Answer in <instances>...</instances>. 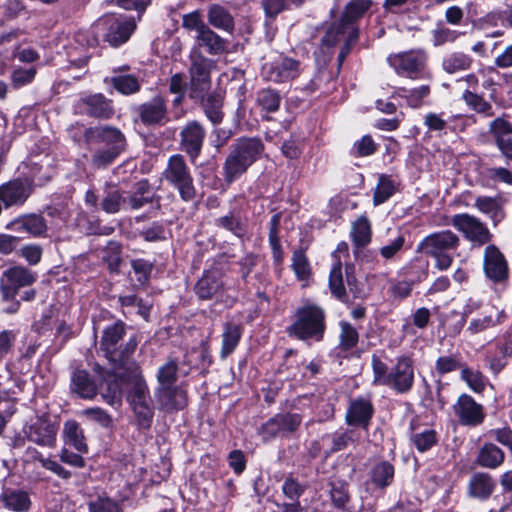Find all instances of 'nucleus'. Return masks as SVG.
Masks as SVG:
<instances>
[{
    "label": "nucleus",
    "mask_w": 512,
    "mask_h": 512,
    "mask_svg": "<svg viewBox=\"0 0 512 512\" xmlns=\"http://www.w3.org/2000/svg\"><path fill=\"white\" fill-rule=\"evenodd\" d=\"M136 28L135 20L132 17L123 15L107 14L101 17L93 26L92 30L87 32L88 46L94 47L98 44L96 34L102 33L105 41L112 46H119L126 42ZM86 38V34H77V41L80 42Z\"/></svg>",
    "instance_id": "obj_1"
},
{
    "label": "nucleus",
    "mask_w": 512,
    "mask_h": 512,
    "mask_svg": "<svg viewBox=\"0 0 512 512\" xmlns=\"http://www.w3.org/2000/svg\"><path fill=\"white\" fill-rule=\"evenodd\" d=\"M262 151L263 144L260 139H238L223 165L225 181L232 183L238 179L259 158Z\"/></svg>",
    "instance_id": "obj_2"
},
{
    "label": "nucleus",
    "mask_w": 512,
    "mask_h": 512,
    "mask_svg": "<svg viewBox=\"0 0 512 512\" xmlns=\"http://www.w3.org/2000/svg\"><path fill=\"white\" fill-rule=\"evenodd\" d=\"M459 245L458 235L451 230H442L423 238L417 246V251L434 258L437 269L447 270L453 263L454 253Z\"/></svg>",
    "instance_id": "obj_3"
},
{
    "label": "nucleus",
    "mask_w": 512,
    "mask_h": 512,
    "mask_svg": "<svg viewBox=\"0 0 512 512\" xmlns=\"http://www.w3.org/2000/svg\"><path fill=\"white\" fill-rule=\"evenodd\" d=\"M294 317V322L287 328L290 336L300 340H322L326 325L325 312L320 306L306 303L296 310Z\"/></svg>",
    "instance_id": "obj_4"
},
{
    "label": "nucleus",
    "mask_w": 512,
    "mask_h": 512,
    "mask_svg": "<svg viewBox=\"0 0 512 512\" xmlns=\"http://www.w3.org/2000/svg\"><path fill=\"white\" fill-rule=\"evenodd\" d=\"M124 334V324L116 322L104 330L100 342L101 349L105 352L107 359L119 367H125L131 363L129 362V357L137 347V341L134 338L129 339L124 347L122 345L119 346L118 343Z\"/></svg>",
    "instance_id": "obj_5"
},
{
    "label": "nucleus",
    "mask_w": 512,
    "mask_h": 512,
    "mask_svg": "<svg viewBox=\"0 0 512 512\" xmlns=\"http://www.w3.org/2000/svg\"><path fill=\"white\" fill-rule=\"evenodd\" d=\"M163 178L178 191L183 201L195 198L193 177L182 155L176 154L168 159Z\"/></svg>",
    "instance_id": "obj_6"
},
{
    "label": "nucleus",
    "mask_w": 512,
    "mask_h": 512,
    "mask_svg": "<svg viewBox=\"0 0 512 512\" xmlns=\"http://www.w3.org/2000/svg\"><path fill=\"white\" fill-rule=\"evenodd\" d=\"M301 63L283 54L276 55L262 65V77L274 83H284L296 79L302 72Z\"/></svg>",
    "instance_id": "obj_7"
},
{
    "label": "nucleus",
    "mask_w": 512,
    "mask_h": 512,
    "mask_svg": "<svg viewBox=\"0 0 512 512\" xmlns=\"http://www.w3.org/2000/svg\"><path fill=\"white\" fill-rule=\"evenodd\" d=\"M212 61L198 52L191 55L189 95L192 99L202 98L211 85Z\"/></svg>",
    "instance_id": "obj_8"
},
{
    "label": "nucleus",
    "mask_w": 512,
    "mask_h": 512,
    "mask_svg": "<svg viewBox=\"0 0 512 512\" xmlns=\"http://www.w3.org/2000/svg\"><path fill=\"white\" fill-rule=\"evenodd\" d=\"M57 432V424L46 415L36 417L23 428L24 437L27 440L47 448L55 447Z\"/></svg>",
    "instance_id": "obj_9"
},
{
    "label": "nucleus",
    "mask_w": 512,
    "mask_h": 512,
    "mask_svg": "<svg viewBox=\"0 0 512 512\" xmlns=\"http://www.w3.org/2000/svg\"><path fill=\"white\" fill-rule=\"evenodd\" d=\"M451 224L461 232L467 240L479 246L488 243L492 238V234L487 226L470 214L462 213L454 215L451 219Z\"/></svg>",
    "instance_id": "obj_10"
},
{
    "label": "nucleus",
    "mask_w": 512,
    "mask_h": 512,
    "mask_svg": "<svg viewBox=\"0 0 512 512\" xmlns=\"http://www.w3.org/2000/svg\"><path fill=\"white\" fill-rule=\"evenodd\" d=\"M387 61L398 75L415 79L424 68L426 56L420 50H412L390 55Z\"/></svg>",
    "instance_id": "obj_11"
},
{
    "label": "nucleus",
    "mask_w": 512,
    "mask_h": 512,
    "mask_svg": "<svg viewBox=\"0 0 512 512\" xmlns=\"http://www.w3.org/2000/svg\"><path fill=\"white\" fill-rule=\"evenodd\" d=\"M36 275L24 266L5 270L0 278V290L4 299H12L22 287L32 285Z\"/></svg>",
    "instance_id": "obj_12"
},
{
    "label": "nucleus",
    "mask_w": 512,
    "mask_h": 512,
    "mask_svg": "<svg viewBox=\"0 0 512 512\" xmlns=\"http://www.w3.org/2000/svg\"><path fill=\"white\" fill-rule=\"evenodd\" d=\"M414 362L411 357L402 355L396 358L391 368L388 387L398 394L408 393L414 385Z\"/></svg>",
    "instance_id": "obj_13"
},
{
    "label": "nucleus",
    "mask_w": 512,
    "mask_h": 512,
    "mask_svg": "<svg viewBox=\"0 0 512 512\" xmlns=\"http://www.w3.org/2000/svg\"><path fill=\"white\" fill-rule=\"evenodd\" d=\"M453 412L460 424L471 427L482 424L486 416L483 405L466 393L458 397L453 405Z\"/></svg>",
    "instance_id": "obj_14"
},
{
    "label": "nucleus",
    "mask_w": 512,
    "mask_h": 512,
    "mask_svg": "<svg viewBox=\"0 0 512 512\" xmlns=\"http://www.w3.org/2000/svg\"><path fill=\"white\" fill-rule=\"evenodd\" d=\"M32 182L14 179L0 186V200L5 208L22 206L32 193Z\"/></svg>",
    "instance_id": "obj_15"
},
{
    "label": "nucleus",
    "mask_w": 512,
    "mask_h": 512,
    "mask_svg": "<svg viewBox=\"0 0 512 512\" xmlns=\"http://www.w3.org/2000/svg\"><path fill=\"white\" fill-rule=\"evenodd\" d=\"M483 269L486 277L493 282L505 281L509 276L508 263L499 248L493 244L484 250Z\"/></svg>",
    "instance_id": "obj_16"
},
{
    "label": "nucleus",
    "mask_w": 512,
    "mask_h": 512,
    "mask_svg": "<svg viewBox=\"0 0 512 512\" xmlns=\"http://www.w3.org/2000/svg\"><path fill=\"white\" fill-rule=\"evenodd\" d=\"M124 368L128 370L129 373L127 375L117 373V375L123 378L128 385V402L133 403L150 399L148 386L141 374L140 368L136 365V363L131 362Z\"/></svg>",
    "instance_id": "obj_17"
},
{
    "label": "nucleus",
    "mask_w": 512,
    "mask_h": 512,
    "mask_svg": "<svg viewBox=\"0 0 512 512\" xmlns=\"http://www.w3.org/2000/svg\"><path fill=\"white\" fill-rule=\"evenodd\" d=\"M84 137L89 143H104L108 148H116L119 151H123L125 147L124 135L112 126L90 127L86 129Z\"/></svg>",
    "instance_id": "obj_18"
},
{
    "label": "nucleus",
    "mask_w": 512,
    "mask_h": 512,
    "mask_svg": "<svg viewBox=\"0 0 512 512\" xmlns=\"http://www.w3.org/2000/svg\"><path fill=\"white\" fill-rule=\"evenodd\" d=\"M206 132L203 126L197 121H191L182 129L180 136V145L192 161H194L201 152Z\"/></svg>",
    "instance_id": "obj_19"
},
{
    "label": "nucleus",
    "mask_w": 512,
    "mask_h": 512,
    "mask_svg": "<svg viewBox=\"0 0 512 512\" xmlns=\"http://www.w3.org/2000/svg\"><path fill=\"white\" fill-rule=\"evenodd\" d=\"M6 228L17 233H27L34 238L46 237L48 231V226L43 216L34 213L22 215L14 219L7 224Z\"/></svg>",
    "instance_id": "obj_20"
},
{
    "label": "nucleus",
    "mask_w": 512,
    "mask_h": 512,
    "mask_svg": "<svg viewBox=\"0 0 512 512\" xmlns=\"http://www.w3.org/2000/svg\"><path fill=\"white\" fill-rule=\"evenodd\" d=\"M80 113L95 118L109 119L114 114L110 100L102 94H94L79 99L76 105Z\"/></svg>",
    "instance_id": "obj_21"
},
{
    "label": "nucleus",
    "mask_w": 512,
    "mask_h": 512,
    "mask_svg": "<svg viewBox=\"0 0 512 512\" xmlns=\"http://www.w3.org/2000/svg\"><path fill=\"white\" fill-rule=\"evenodd\" d=\"M373 414L374 407L371 400L359 397L351 400L345 420L350 426H360L367 430Z\"/></svg>",
    "instance_id": "obj_22"
},
{
    "label": "nucleus",
    "mask_w": 512,
    "mask_h": 512,
    "mask_svg": "<svg viewBox=\"0 0 512 512\" xmlns=\"http://www.w3.org/2000/svg\"><path fill=\"white\" fill-rule=\"evenodd\" d=\"M299 414H277L262 425L261 433L265 440L283 432H294L301 424Z\"/></svg>",
    "instance_id": "obj_23"
},
{
    "label": "nucleus",
    "mask_w": 512,
    "mask_h": 512,
    "mask_svg": "<svg viewBox=\"0 0 512 512\" xmlns=\"http://www.w3.org/2000/svg\"><path fill=\"white\" fill-rule=\"evenodd\" d=\"M224 288L221 272L218 270L205 271L195 284L196 295L202 300L212 299Z\"/></svg>",
    "instance_id": "obj_24"
},
{
    "label": "nucleus",
    "mask_w": 512,
    "mask_h": 512,
    "mask_svg": "<svg viewBox=\"0 0 512 512\" xmlns=\"http://www.w3.org/2000/svg\"><path fill=\"white\" fill-rule=\"evenodd\" d=\"M155 397L166 410H180L186 406V393L175 385L157 387Z\"/></svg>",
    "instance_id": "obj_25"
},
{
    "label": "nucleus",
    "mask_w": 512,
    "mask_h": 512,
    "mask_svg": "<svg viewBox=\"0 0 512 512\" xmlns=\"http://www.w3.org/2000/svg\"><path fill=\"white\" fill-rule=\"evenodd\" d=\"M0 502L13 512H28L31 506L29 494L21 489L4 488L0 494Z\"/></svg>",
    "instance_id": "obj_26"
},
{
    "label": "nucleus",
    "mask_w": 512,
    "mask_h": 512,
    "mask_svg": "<svg viewBox=\"0 0 512 512\" xmlns=\"http://www.w3.org/2000/svg\"><path fill=\"white\" fill-rule=\"evenodd\" d=\"M71 390L79 397L93 399L98 390L97 381L85 370H77L71 377Z\"/></svg>",
    "instance_id": "obj_27"
},
{
    "label": "nucleus",
    "mask_w": 512,
    "mask_h": 512,
    "mask_svg": "<svg viewBox=\"0 0 512 512\" xmlns=\"http://www.w3.org/2000/svg\"><path fill=\"white\" fill-rule=\"evenodd\" d=\"M207 19L211 26L218 30L232 33L234 30V18L229 10L218 3L209 5Z\"/></svg>",
    "instance_id": "obj_28"
},
{
    "label": "nucleus",
    "mask_w": 512,
    "mask_h": 512,
    "mask_svg": "<svg viewBox=\"0 0 512 512\" xmlns=\"http://www.w3.org/2000/svg\"><path fill=\"white\" fill-rule=\"evenodd\" d=\"M126 198V209L138 210L147 204H151L154 199V193L147 180H141L134 186Z\"/></svg>",
    "instance_id": "obj_29"
},
{
    "label": "nucleus",
    "mask_w": 512,
    "mask_h": 512,
    "mask_svg": "<svg viewBox=\"0 0 512 512\" xmlns=\"http://www.w3.org/2000/svg\"><path fill=\"white\" fill-rule=\"evenodd\" d=\"M347 38L352 40L358 38L357 27H352L351 25L345 26L341 21H338L327 30L322 39V43L327 47H332L341 41L345 43Z\"/></svg>",
    "instance_id": "obj_30"
},
{
    "label": "nucleus",
    "mask_w": 512,
    "mask_h": 512,
    "mask_svg": "<svg viewBox=\"0 0 512 512\" xmlns=\"http://www.w3.org/2000/svg\"><path fill=\"white\" fill-rule=\"evenodd\" d=\"M62 434L65 444L72 446L81 454L88 452L83 429L75 420L64 423Z\"/></svg>",
    "instance_id": "obj_31"
},
{
    "label": "nucleus",
    "mask_w": 512,
    "mask_h": 512,
    "mask_svg": "<svg viewBox=\"0 0 512 512\" xmlns=\"http://www.w3.org/2000/svg\"><path fill=\"white\" fill-rule=\"evenodd\" d=\"M495 483L487 473H475L469 481V494L478 499H487L493 492Z\"/></svg>",
    "instance_id": "obj_32"
},
{
    "label": "nucleus",
    "mask_w": 512,
    "mask_h": 512,
    "mask_svg": "<svg viewBox=\"0 0 512 512\" xmlns=\"http://www.w3.org/2000/svg\"><path fill=\"white\" fill-rule=\"evenodd\" d=\"M474 206L483 214L488 215L495 225L504 218L501 198L479 196L475 199Z\"/></svg>",
    "instance_id": "obj_33"
},
{
    "label": "nucleus",
    "mask_w": 512,
    "mask_h": 512,
    "mask_svg": "<svg viewBox=\"0 0 512 512\" xmlns=\"http://www.w3.org/2000/svg\"><path fill=\"white\" fill-rule=\"evenodd\" d=\"M241 336V325L232 322L224 323L222 333V347L220 351L221 358H226L235 350V348L239 344Z\"/></svg>",
    "instance_id": "obj_34"
},
{
    "label": "nucleus",
    "mask_w": 512,
    "mask_h": 512,
    "mask_svg": "<svg viewBox=\"0 0 512 512\" xmlns=\"http://www.w3.org/2000/svg\"><path fill=\"white\" fill-rule=\"evenodd\" d=\"M202 101V106L206 117L213 124H220L223 120L224 113L222 111L224 97L219 92H213L206 98H198Z\"/></svg>",
    "instance_id": "obj_35"
},
{
    "label": "nucleus",
    "mask_w": 512,
    "mask_h": 512,
    "mask_svg": "<svg viewBox=\"0 0 512 512\" xmlns=\"http://www.w3.org/2000/svg\"><path fill=\"white\" fill-rule=\"evenodd\" d=\"M504 461V452L493 443H485L479 450L476 462L485 468L495 469Z\"/></svg>",
    "instance_id": "obj_36"
},
{
    "label": "nucleus",
    "mask_w": 512,
    "mask_h": 512,
    "mask_svg": "<svg viewBox=\"0 0 512 512\" xmlns=\"http://www.w3.org/2000/svg\"><path fill=\"white\" fill-rule=\"evenodd\" d=\"M410 440L419 452L430 450L438 441L437 432L430 427H413Z\"/></svg>",
    "instance_id": "obj_37"
},
{
    "label": "nucleus",
    "mask_w": 512,
    "mask_h": 512,
    "mask_svg": "<svg viewBox=\"0 0 512 512\" xmlns=\"http://www.w3.org/2000/svg\"><path fill=\"white\" fill-rule=\"evenodd\" d=\"M196 41L199 46L205 47L211 55H219L226 49V41L207 26L200 34H197Z\"/></svg>",
    "instance_id": "obj_38"
},
{
    "label": "nucleus",
    "mask_w": 512,
    "mask_h": 512,
    "mask_svg": "<svg viewBox=\"0 0 512 512\" xmlns=\"http://www.w3.org/2000/svg\"><path fill=\"white\" fill-rule=\"evenodd\" d=\"M394 474V466L387 461H381L371 468L370 479L373 485L385 489L392 484Z\"/></svg>",
    "instance_id": "obj_39"
},
{
    "label": "nucleus",
    "mask_w": 512,
    "mask_h": 512,
    "mask_svg": "<svg viewBox=\"0 0 512 512\" xmlns=\"http://www.w3.org/2000/svg\"><path fill=\"white\" fill-rule=\"evenodd\" d=\"M141 119L144 123H160L166 116V107L164 101L157 97L141 106Z\"/></svg>",
    "instance_id": "obj_40"
},
{
    "label": "nucleus",
    "mask_w": 512,
    "mask_h": 512,
    "mask_svg": "<svg viewBox=\"0 0 512 512\" xmlns=\"http://www.w3.org/2000/svg\"><path fill=\"white\" fill-rule=\"evenodd\" d=\"M215 225L237 237H242L246 232V220L237 211H230L228 214L217 218Z\"/></svg>",
    "instance_id": "obj_41"
},
{
    "label": "nucleus",
    "mask_w": 512,
    "mask_h": 512,
    "mask_svg": "<svg viewBox=\"0 0 512 512\" xmlns=\"http://www.w3.org/2000/svg\"><path fill=\"white\" fill-rule=\"evenodd\" d=\"M352 241L357 249L363 248L371 241V225L365 216L359 217L352 224Z\"/></svg>",
    "instance_id": "obj_42"
},
{
    "label": "nucleus",
    "mask_w": 512,
    "mask_h": 512,
    "mask_svg": "<svg viewBox=\"0 0 512 512\" xmlns=\"http://www.w3.org/2000/svg\"><path fill=\"white\" fill-rule=\"evenodd\" d=\"M372 2L370 0H353L347 4L345 10L340 18L345 26H355V21L362 17L365 12L370 8Z\"/></svg>",
    "instance_id": "obj_43"
},
{
    "label": "nucleus",
    "mask_w": 512,
    "mask_h": 512,
    "mask_svg": "<svg viewBox=\"0 0 512 512\" xmlns=\"http://www.w3.org/2000/svg\"><path fill=\"white\" fill-rule=\"evenodd\" d=\"M473 59L463 52H453L443 59V69L450 74L467 70L471 67Z\"/></svg>",
    "instance_id": "obj_44"
},
{
    "label": "nucleus",
    "mask_w": 512,
    "mask_h": 512,
    "mask_svg": "<svg viewBox=\"0 0 512 512\" xmlns=\"http://www.w3.org/2000/svg\"><path fill=\"white\" fill-rule=\"evenodd\" d=\"M396 93L398 96L405 98L407 105L411 108H420L424 105L425 99L430 94V87L422 85L411 90L399 88Z\"/></svg>",
    "instance_id": "obj_45"
},
{
    "label": "nucleus",
    "mask_w": 512,
    "mask_h": 512,
    "mask_svg": "<svg viewBox=\"0 0 512 512\" xmlns=\"http://www.w3.org/2000/svg\"><path fill=\"white\" fill-rule=\"evenodd\" d=\"M464 365L459 353L442 355L435 361V371L438 375L443 376L457 370L461 371Z\"/></svg>",
    "instance_id": "obj_46"
},
{
    "label": "nucleus",
    "mask_w": 512,
    "mask_h": 512,
    "mask_svg": "<svg viewBox=\"0 0 512 512\" xmlns=\"http://www.w3.org/2000/svg\"><path fill=\"white\" fill-rule=\"evenodd\" d=\"M371 367L373 373L372 384L374 386L388 387L391 369L389 370L388 365L377 354H373L371 357Z\"/></svg>",
    "instance_id": "obj_47"
},
{
    "label": "nucleus",
    "mask_w": 512,
    "mask_h": 512,
    "mask_svg": "<svg viewBox=\"0 0 512 512\" xmlns=\"http://www.w3.org/2000/svg\"><path fill=\"white\" fill-rule=\"evenodd\" d=\"M332 443L330 452H337L346 449L350 444L359 440V435L354 429H347L344 432H335L325 437Z\"/></svg>",
    "instance_id": "obj_48"
},
{
    "label": "nucleus",
    "mask_w": 512,
    "mask_h": 512,
    "mask_svg": "<svg viewBox=\"0 0 512 512\" xmlns=\"http://www.w3.org/2000/svg\"><path fill=\"white\" fill-rule=\"evenodd\" d=\"M178 363L170 359L158 368L156 378L158 387L175 385L177 381Z\"/></svg>",
    "instance_id": "obj_49"
},
{
    "label": "nucleus",
    "mask_w": 512,
    "mask_h": 512,
    "mask_svg": "<svg viewBox=\"0 0 512 512\" xmlns=\"http://www.w3.org/2000/svg\"><path fill=\"white\" fill-rule=\"evenodd\" d=\"M460 377L475 393H481L485 389L486 378L478 370H474L464 365L461 370Z\"/></svg>",
    "instance_id": "obj_50"
},
{
    "label": "nucleus",
    "mask_w": 512,
    "mask_h": 512,
    "mask_svg": "<svg viewBox=\"0 0 512 512\" xmlns=\"http://www.w3.org/2000/svg\"><path fill=\"white\" fill-rule=\"evenodd\" d=\"M139 426L149 428L154 416L151 399L130 403Z\"/></svg>",
    "instance_id": "obj_51"
},
{
    "label": "nucleus",
    "mask_w": 512,
    "mask_h": 512,
    "mask_svg": "<svg viewBox=\"0 0 512 512\" xmlns=\"http://www.w3.org/2000/svg\"><path fill=\"white\" fill-rule=\"evenodd\" d=\"M101 208L108 214L118 213L121 209L126 210V198L118 190L109 191L101 202Z\"/></svg>",
    "instance_id": "obj_52"
},
{
    "label": "nucleus",
    "mask_w": 512,
    "mask_h": 512,
    "mask_svg": "<svg viewBox=\"0 0 512 512\" xmlns=\"http://www.w3.org/2000/svg\"><path fill=\"white\" fill-rule=\"evenodd\" d=\"M291 266L298 280L306 281L310 278L311 266L304 251H294Z\"/></svg>",
    "instance_id": "obj_53"
},
{
    "label": "nucleus",
    "mask_w": 512,
    "mask_h": 512,
    "mask_svg": "<svg viewBox=\"0 0 512 512\" xmlns=\"http://www.w3.org/2000/svg\"><path fill=\"white\" fill-rule=\"evenodd\" d=\"M465 103L475 110L477 113L483 114L486 117L493 116V109L489 102L478 94L466 90L462 96Z\"/></svg>",
    "instance_id": "obj_54"
},
{
    "label": "nucleus",
    "mask_w": 512,
    "mask_h": 512,
    "mask_svg": "<svg viewBox=\"0 0 512 512\" xmlns=\"http://www.w3.org/2000/svg\"><path fill=\"white\" fill-rule=\"evenodd\" d=\"M395 190V184L389 177L384 175L380 176L374 191V205H380L386 202L395 193Z\"/></svg>",
    "instance_id": "obj_55"
},
{
    "label": "nucleus",
    "mask_w": 512,
    "mask_h": 512,
    "mask_svg": "<svg viewBox=\"0 0 512 512\" xmlns=\"http://www.w3.org/2000/svg\"><path fill=\"white\" fill-rule=\"evenodd\" d=\"M329 286L332 294L338 299H343L346 296L340 261H337L330 271Z\"/></svg>",
    "instance_id": "obj_56"
},
{
    "label": "nucleus",
    "mask_w": 512,
    "mask_h": 512,
    "mask_svg": "<svg viewBox=\"0 0 512 512\" xmlns=\"http://www.w3.org/2000/svg\"><path fill=\"white\" fill-rule=\"evenodd\" d=\"M281 98L273 89H263L257 94V103L267 112H275L280 107Z\"/></svg>",
    "instance_id": "obj_57"
},
{
    "label": "nucleus",
    "mask_w": 512,
    "mask_h": 512,
    "mask_svg": "<svg viewBox=\"0 0 512 512\" xmlns=\"http://www.w3.org/2000/svg\"><path fill=\"white\" fill-rule=\"evenodd\" d=\"M340 347L350 350L355 347L359 340V334L355 327L346 321L340 322Z\"/></svg>",
    "instance_id": "obj_58"
},
{
    "label": "nucleus",
    "mask_w": 512,
    "mask_h": 512,
    "mask_svg": "<svg viewBox=\"0 0 512 512\" xmlns=\"http://www.w3.org/2000/svg\"><path fill=\"white\" fill-rule=\"evenodd\" d=\"M489 132L492 134L497 144L500 140L512 138V125L504 118L499 117L490 123Z\"/></svg>",
    "instance_id": "obj_59"
},
{
    "label": "nucleus",
    "mask_w": 512,
    "mask_h": 512,
    "mask_svg": "<svg viewBox=\"0 0 512 512\" xmlns=\"http://www.w3.org/2000/svg\"><path fill=\"white\" fill-rule=\"evenodd\" d=\"M112 84L122 94H132L139 90L140 84L132 75H119L112 78Z\"/></svg>",
    "instance_id": "obj_60"
},
{
    "label": "nucleus",
    "mask_w": 512,
    "mask_h": 512,
    "mask_svg": "<svg viewBox=\"0 0 512 512\" xmlns=\"http://www.w3.org/2000/svg\"><path fill=\"white\" fill-rule=\"evenodd\" d=\"M122 151L116 148L97 150L91 159L92 166L96 169H103L112 164Z\"/></svg>",
    "instance_id": "obj_61"
},
{
    "label": "nucleus",
    "mask_w": 512,
    "mask_h": 512,
    "mask_svg": "<svg viewBox=\"0 0 512 512\" xmlns=\"http://www.w3.org/2000/svg\"><path fill=\"white\" fill-rule=\"evenodd\" d=\"M131 267L136 275L137 282L140 285L147 284L153 270V264L144 259H134L131 261Z\"/></svg>",
    "instance_id": "obj_62"
},
{
    "label": "nucleus",
    "mask_w": 512,
    "mask_h": 512,
    "mask_svg": "<svg viewBox=\"0 0 512 512\" xmlns=\"http://www.w3.org/2000/svg\"><path fill=\"white\" fill-rule=\"evenodd\" d=\"M37 73L36 68H17L11 74V83L14 88H20L30 84Z\"/></svg>",
    "instance_id": "obj_63"
},
{
    "label": "nucleus",
    "mask_w": 512,
    "mask_h": 512,
    "mask_svg": "<svg viewBox=\"0 0 512 512\" xmlns=\"http://www.w3.org/2000/svg\"><path fill=\"white\" fill-rule=\"evenodd\" d=\"M377 147L371 136L365 135L354 143L353 154L359 157L370 156L376 152Z\"/></svg>",
    "instance_id": "obj_64"
}]
</instances>
